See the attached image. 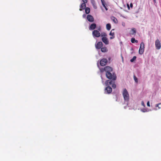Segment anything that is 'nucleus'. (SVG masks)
Masks as SVG:
<instances>
[{"instance_id": "9", "label": "nucleus", "mask_w": 161, "mask_h": 161, "mask_svg": "<svg viewBox=\"0 0 161 161\" xmlns=\"http://www.w3.org/2000/svg\"><path fill=\"white\" fill-rule=\"evenodd\" d=\"M87 20L90 22H93L94 20V18L93 16L90 14H88L87 16Z\"/></svg>"}, {"instance_id": "22", "label": "nucleus", "mask_w": 161, "mask_h": 161, "mask_svg": "<svg viewBox=\"0 0 161 161\" xmlns=\"http://www.w3.org/2000/svg\"><path fill=\"white\" fill-rule=\"evenodd\" d=\"M131 31L132 32V34H135L136 33V30L134 28H132L131 29Z\"/></svg>"}, {"instance_id": "18", "label": "nucleus", "mask_w": 161, "mask_h": 161, "mask_svg": "<svg viewBox=\"0 0 161 161\" xmlns=\"http://www.w3.org/2000/svg\"><path fill=\"white\" fill-rule=\"evenodd\" d=\"M85 11L86 14H89L90 11V8L88 7H86L85 8Z\"/></svg>"}, {"instance_id": "10", "label": "nucleus", "mask_w": 161, "mask_h": 161, "mask_svg": "<svg viewBox=\"0 0 161 161\" xmlns=\"http://www.w3.org/2000/svg\"><path fill=\"white\" fill-rule=\"evenodd\" d=\"M86 2H83V3H82L81 4L80 6V9L79 10L80 11H82V10H83L85 8H86Z\"/></svg>"}, {"instance_id": "8", "label": "nucleus", "mask_w": 161, "mask_h": 161, "mask_svg": "<svg viewBox=\"0 0 161 161\" xmlns=\"http://www.w3.org/2000/svg\"><path fill=\"white\" fill-rule=\"evenodd\" d=\"M103 45V44L101 42H99L95 45V47L97 49H100L102 47Z\"/></svg>"}, {"instance_id": "3", "label": "nucleus", "mask_w": 161, "mask_h": 161, "mask_svg": "<svg viewBox=\"0 0 161 161\" xmlns=\"http://www.w3.org/2000/svg\"><path fill=\"white\" fill-rule=\"evenodd\" d=\"M115 80H107L105 82V84L106 86H109L112 85L113 88H115L116 87V85L115 84Z\"/></svg>"}, {"instance_id": "25", "label": "nucleus", "mask_w": 161, "mask_h": 161, "mask_svg": "<svg viewBox=\"0 0 161 161\" xmlns=\"http://www.w3.org/2000/svg\"><path fill=\"white\" fill-rule=\"evenodd\" d=\"M141 104L142 106H143L144 107H145V105L144 104V102L143 101H142L141 102Z\"/></svg>"}, {"instance_id": "12", "label": "nucleus", "mask_w": 161, "mask_h": 161, "mask_svg": "<svg viewBox=\"0 0 161 161\" xmlns=\"http://www.w3.org/2000/svg\"><path fill=\"white\" fill-rule=\"evenodd\" d=\"M105 90L107 92V93L108 94L111 93L112 91V89L111 87L109 86H108L107 87L105 88Z\"/></svg>"}, {"instance_id": "33", "label": "nucleus", "mask_w": 161, "mask_h": 161, "mask_svg": "<svg viewBox=\"0 0 161 161\" xmlns=\"http://www.w3.org/2000/svg\"><path fill=\"white\" fill-rule=\"evenodd\" d=\"M127 6H128V8L129 9V8H130V7H129V5H128V4H127Z\"/></svg>"}, {"instance_id": "15", "label": "nucleus", "mask_w": 161, "mask_h": 161, "mask_svg": "<svg viewBox=\"0 0 161 161\" xmlns=\"http://www.w3.org/2000/svg\"><path fill=\"white\" fill-rule=\"evenodd\" d=\"M102 3V5L103 6V7L105 8L106 10H108V8H107L106 7V3L105 2L104 0H101Z\"/></svg>"}, {"instance_id": "14", "label": "nucleus", "mask_w": 161, "mask_h": 161, "mask_svg": "<svg viewBox=\"0 0 161 161\" xmlns=\"http://www.w3.org/2000/svg\"><path fill=\"white\" fill-rule=\"evenodd\" d=\"M114 30H113V29L111 31H110V33H109V35L110 36H111L110 37V39H114L115 37L114 33V32H112V31H113Z\"/></svg>"}, {"instance_id": "30", "label": "nucleus", "mask_w": 161, "mask_h": 161, "mask_svg": "<svg viewBox=\"0 0 161 161\" xmlns=\"http://www.w3.org/2000/svg\"><path fill=\"white\" fill-rule=\"evenodd\" d=\"M130 6L131 8L133 7V4L132 3H130Z\"/></svg>"}, {"instance_id": "31", "label": "nucleus", "mask_w": 161, "mask_h": 161, "mask_svg": "<svg viewBox=\"0 0 161 161\" xmlns=\"http://www.w3.org/2000/svg\"><path fill=\"white\" fill-rule=\"evenodd\" d=\"M98 31H100L101 30V28L100 27H99L98 29Z\"/></svg>"}, {"instance_id": "16", "label": "nucleus", "mask_w": 161, "mask_h": 161, "mask_svg": "<svg viewBox=\"0 0 161 161\" xmlns=\"http://www.w3.org/2000/svg\"><path fill=\"white\" fill-rule=\"evenodd\" d=\"M111 19L112 20L115 24H116L118 22V20L114 16H112L111 17Z\"/></svg>"}, {"instance_id": "1", "label": "nucleus", "mask_w": 161, "mask_h": 161, "mask_svg": "<svg viewBox=\"0 0 161 161\" xmlns=\"http://www.w3.org/2000/svg\"><path fill=\"white\" fill-rule=\"evenodd\" d=\"M100 70L102 73L104 71L105 72L106 76L108 79L112 80H116L117 78L116 75L113 72V69L112 67L109 66H106L104 68L100 69Z\"/></svg>"}, {"instance_id": "11", "label": "nucleus", "mask_w": 161, "mask_h": 161, "mask_svg": "<svg viewBox=\"0 0 161 161\" xmlns=\"http://www.w3.org/2000/svg\"><path fill=\"white\" fill-rule=\"evenodd\" d=\"M102 40L103 42L106 45H108L109 43V42L107 37H103L102 38Z\"/></svg>"}, {"instance_id": "35", "label": "nucleus", "mask_w": 161, "mask_h": 161, "mask_svg": "<svg viewBox=\"0 0 161 161\" xmlns=\"http://www.w3.org/2000/svg\"><path fill=\"white\" fill-rule=\"evenodd\" d=\"M124 24H125V23H124V24H122V25H124Z\"/></svg>"}, {"instance_id": "7", "label": "nucleus", "mask_w": 161, "mask_h": 161, "mask_svg": "<svg viewBox=\"0 0 161 161\" xmlns=\"http://www.w3.org/2000/svg\"><path fill=\"white\" fill-rule=\"evenodd\" d=\"M108 60L107 59L103 58L100 61V64L102 66L105 65L107 63Z\"/></svg>"}, {"instance_id": "28", "label": "nucleus", "mask_w": 161, "mask_h": 161, "mask_svg": "<svg viewBox=\"0 0 161 161\" xmlns=\"http://www.w3.org/2000/svg\"><path fill=\"white\" fill-rule=\"evenodd\" d=\"M161 104V103H158V104H156L155 105V107H158V105L160 104Z\"/></svg>"}, {"instance_id": "4", "label": "nucleus", "mask_w": 161, "mask_h": 161, "mask_svg": "<svg viewBox=\"0 0 161 161\" xmlns=\"http://www.w3.org/2000/svg\"><path fill=\"white\" fill-rule=\"evenodd\" d=\"M145 45L144 43L142 42L140 44V47L139 50V53L140 54H142L144 52Z\"/></svg>"}, {"instance_id": "13", "label": "nucleus", "mask_w": 161, "mask_h": 161, "mask_svg": "<svg viewBox=\"0 0 161 161\" xmlns=\"http://www.w3.org/2000/svg\"><path fill=\"white\" fill-rule=\"evenodd\" d=\"M96 27V25L95 23L92 24L89 28V29L90 30H93L95 29Z\"/></svg>"}, {"instance_id": "23", "label": "nucleus", "mask_w": 161, "mask_h": 161, "mask_svg": "<svg viewBox=\"0 0 161 161\" xmlns=\"http://www.w3.org/2000/svg\"><path fill=\"white\" fill-rule=\"evenodd\" d=\"M136 56H134L133 58L130 59V62H133L134 60H136Z\"/></svg>"}, {"instance_id": "6", "label": "nucleus", "mask_w": 161, "mask_h": 161, "mask_svg": "<svg viewBox=\"0 0 161 161\" xmlns=\"http://www.w3.org/2000/svg\"><path fill=\"white\" fill-rule=\"evenodd\" d=\"M155 45L156 48L157 49L159 50L160 49L161 47V44L158 39H157L155 41Z\"/></svg>"}, {"instance_id": "27", "label": "nucleus", "mask_w": 161, "mask_h": 161, "mask_svg": "<svg viewBox=\"0 0 161 161\" xmlns=\"http://www.w3.org/2000/svg\"><path fill=\"white\" fill-rule=\"evenodd\" d=\"M93 7L94 8H97V7L95 5V4L94 3V4H93Z\"/></svg>"}, {"instance_id": "26", "label": "nucleus", "mask_w": 161, "mask_h": 161, "mask_svg": "<svg viewBox=\"0 0 161 161\" xmlns=\"http://www.w3.org/2000/svg\"><path fill=\"white\" fill-rule=\"evenodd\" d=\"M147 105L148 107H150V103L149 101H148L147 103Z\"/></svg>"}, {"instance_id": "2", "label": "nucleus", "mask_w": 161, "mask_h": 161, "mask_svg": "<svg viewBox=\"0 0 161 161\" xmlns=\"http://www.w3.org/2000/svg\"><path fill=\"white\" fill-rule=\"evenodd\" d=\"M122 95L125 101L128 102L129 100V95L127 90L125 88L123 89Z\"/></svg>"}, {"instance_id": "34", "label": "nucleus", "mask_w": 161, "mask_h": 161, "mask_svg": "<svg viewBox=\"0 0 161 161\" xmlns=\"http://www.w3.org/2000/svg\"><path fill=\"white\" fill-rule=\"evenodd\" d=\"M154 2V3H156V0H153Z\"/></svg>"}, {"instance_id": "17", "label": "nucleus", "mask_w": 161, "mask_h": 161, "mask_svg": "<svg viewBox=\"0 0 161 161\" xmlns=\"http://www.w3.org/2000/svg\"><path fill=\"white\" fill-rule=\"evenodd\" d=\"M101 52L103 53L106 52L108 51V49L106 47H102L101 48Z\"/></svg>"}, {"instance_id": "20", "label": "nucleus", "mask_w": 161, "mask_h": 161, "mask_svg": "<svg viewBox=\"0 0 161 161\" xmlns=\"http://www.w3.org/2000/svg\"><path fill=\"white\" fill-rule=\"evenodd\" d=\"M131 42L132 43H134L135 42L137 43L138 42V41L137 40H136L134 38H132L131 39Z\"/></svg>"}, {"instance_id": "19", "label": "nucleus", "mask_w": 161, "mask_h": 161, "mask_svg": "<svg viewBox=\"0 0 161 161\" xmlns=\"http://www.w3.org/2000/svg\"><path fill=\"white\" fill-rule=\"evenodd\" d=\"M106 27L107 29L108 30H109L111 28V25L110 24H107L106 25Z\"/></svg>"}, {"instance_id": "24", "label": "nucleus", "mask_w": 161, "mask_h": 161, "mask_svg": "<svg viewBox=\"0 0 161 161\" xmlns=\"http://www.w3.org/2000/svg\"><path fill=\"white\" fill-rule=\"evenodd\" d=\"M134 79L135 82L137 83L138 82V79L137 78L135 75L134 76Z\"/></svg>"}, {"instance_id": "29", "label": "nucleus", "mask_w": 161, "mask_h": 161, "mask_svg": "<svg viewBox=\"0 0 161 161\" xmlns=\"http://www.w3.org/2000/svg\"><path fill=\"white\" fill-rule=\"evenodd\" d=\"M83 2H86L87 3V0H82Z\"/></svg>"}, {"instance_id": "36", "label": "nucleus", "mask_w": 161, "mask_h": 161, "mask_svg": "<svg viewBox=\"0 0 161 161\" xmlns=\"http://www.w3.org/2000/svg\"><path fill=\"white\" fill-rule=\"evenodd\" d=\"M124 24H125V23H124V24H122V25H124Z\"/></svg>"}, {"instance_id": "37", "label": "nucleus", "mask_w": 161, "mask_h": 161, "mask_svg": "<svg viewBox=\"0 0 161 161\" xmlns=\"http://www.w3.org/2000/svg\"><path fill=\"white\" fill-rule=\"evenodd\" d=\"M124 24H125V23H124V24H122V25H124Z\"/></svg>"}, {"instance_id": "5", "label": "nucleus", "mask_w": 161, "mask_h": 161, "mask_svg": "<svg viewBox=\"0 0 161 161\" xmlns=\"http://www.w3.org/2000/svg\"><path fill=\"white\" fill-rule=\"evenodd\" d=\"M92 35L94 37H99L101 36V34L97 30H94L92 32Z\"/></svg>"}, {"instance_id": "21", "label": "nucleus", "mask_w": 161, "mask_h": 161, "mask_svg": "<svg viewBox=\"0 0 161 161\" xmlns=\"http://www.w3.org/2000/svg\"><path fill=\"white\" fill-rule=\"evenodd\" d=\"M101 36L102 37H106L107 36V34H106V33L103 32H102L101 33Z\"/></svg>"}, {"instance_id": "32", "label": "nucleus", "mask_w": 161, "mask_h": 161, "mask_svg": "<svg viewBox=\"0 0 161 161\" xmlns=\"http://www.w3.org/2000/svg\"><path fill=\"white\" fill-rule=\"evenodd\" d=\"M86 14H83V17L84 18V17H86Z\"/></svg>"}]
</instances>
